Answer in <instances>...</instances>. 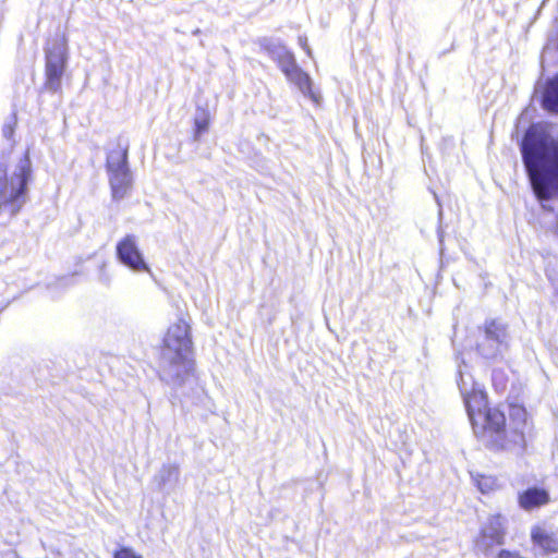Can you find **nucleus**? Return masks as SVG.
Instances as JSON below:
<instances>
[{"instance_id":"obj_4","label":"nucleus","mask_w":558,"mask_h":558,"mask_svg":"<svg viewBox=\"0 0 558 558\" xmlns=\"http://www.w3.org/2000/svg\"><path fill=\"white\" fill-rule=\"evenodd\" d=\"M32 179V162L22 156L10 169L0 165V215L15 216L26 201Z\"/></svg>"},{"instance_id":"obj_7","label":"nucleus","mask_w":558,"mask_h":558,"mask_svg":"<svg viewBox=\"0 0 558 558\" xmlns=\"http://www.w3.org/2000/svg\"><path fill=\"white\" fill-rule=\"evenodd\" d=\"M509 335L507 327L499 320L485 323L484 336L477 344L480 354L488 360L502 356L508 349Z\"/></svg>"},{"instance_id":"obj_3","label":"nucleus","mask_w":558,"mask_h":558,"mask_svg":"<svg viewBox=\"0 0 558 558\" xmlns=\"http://www.w3.org/2000/svg\"><path fill=\"white\" fill-rule=\"evenodd\" d=\"M190 324L180 318L169 326L162 340L160 378L181 386L192 374L194 361Z\"/></svg>"},{"instance_id":"obj_16","label":"nucleus","mask_w":558,"mask_h":558,"mask_svg":"<svg viewBox=\"0 0 558 558\" xmlns=\"http://www.w3.org/2000/svg\"><path fill=\"white\" fill-rule=\"evenodd\" d=\"M476 484H477V487L478 489L482 492V493H488L490 490L494 489L495 487V480L492 478V477H488V476H480L477 480H476Z\"/></svg>"},{"instance_id":"obj_12","label":"nucleus","mask_w":558,"mask_h":558,"mask_svg":"<svg viewBox=\"0 0 558 558\" xmlns=\"http://www.w3.org/2000/svg\"><path fill=\"white\" fill-rule=\"evenodd\" d=\"M548 502L549 494L543 488H529L519 495V505L526 511L547 505Z\"/></svg>"},{"instance_id":"obj_2","label":"nucleus","mask_w":558,"mask_h":558,"mask_svg":"<svg viewBox=\"0 0 558 558\" xmlns=\"http://www.w3.org/2000/svg\"><path fill=\"white\" fill-rule=\"evenodd\" d=\"M522 157L537 198L558 195V140L531 126L522 142Z\"/></svg>"},{"instance_id":"obj_11","label":"nucleus","mask_w":558,"mask_h":558,"mask_svg":"<svg viewBox=\"0 0 558 558\" xmlns=\"http://www.w3.org/2000/svg\"><path fill=\"white\" fill-rule=\"evenodd\" d=\"M531 541L534 548L539 549L543 555L558 553V537L543 525H534L531 529Z\"/></svg>"},{"instance_id":"obj_13","label":"nucleus","mask_w":558,"mask_h":558,"mask_svg":"<svg viewBox=\"0 0 558 558\" xmlns=\"http://www.w3.org/2000/svg\"><path fill=\"white\" fill-rule=\"evenodd\" d=\"M543 104L545 109L558 113V76L553 78L544 93Z\"/></svg>"},{"instance_id":"obj_19","label":"nucleus","mask_w":558,"mask_h":558,"mask_svg":"<svg viewBox=\"0 0 558 558\" xmlns=\"http://www.w3.org/2000/svg\"><path fill=\"white\" fill-rule=\"evenodd\" d=\"M299 44L303 48V50L307 53V56L311 57L312 51H311V48L307 45V38L303 37V36H300L299 37Z\"/></svg>"},{"instance_id":"obj_6","label":"nucleus","mask_w":558,"mask_h":558,"mask_svg":"<svg viewBox=\"0 0 558 558\" xmlns=\"http://www.w3.org/2000/svg\"><path fill=\"white\" fill-rule=\"evenodd\" d=\"M109 180L114 198H123L132 185V175L128 167V151L112 150L107 158Z\"/></svg>"},{"instance_id":"obj_1","label":"nucleus","mask_w":558,"mask_h":558,"mask_svg":"<svg viewBox=\"0 0 558 558\" xmlns=\"http://www.w3.org/2000/svg\"><path fill=\"white\" fill-rule=\"evenodd\" d=\"M458 386L472 423L474 433L497 448L524 447L523 430L506 429L505 414L496 408H488L486 395L472 374L459 369Z\"/></svg>"},{"instance_id":"obj_14","label":"nucleus","mask_w":558,"mask_h":558,"mask_svg":"<svg viewBox=\"0 0 558 558\" xmlns=\"http://www.w3.org/2000/svg\"><path fill=\"white\" fill-rule=\"evenodd\" d=\"M158 478L161 485L177 482L179 478V468L175 465H163L159 472Z\"/></svg>"},{"instance_id":"obj_22","label":"nucleus","mask_w":558,"mask_h":558,"mask_svg":"<svg viewBox=\"0 0 558 558\" xmlns=\"http://www.w3.org/2000/svg\"><path fill=\"white\" fill-rule=\"evenodd\" d=\"M519 412L522 413V415H525V412H523L522 409H519Z\"/></svg>"},{"instance_id":"obj_17","label":"nucleus","mask_w":558,"mask_h":558,"mask_svg":"<svg viewBox=\"0 0 558 558\" xmlns=\"http://www.w3.org/2000/svg\"><path fill=\"white\" fill-rule=\"evenodd\" d=\"M114 558H142L131 548H122L114 554Z\"/></svg>"},{"instance_id":"obj_20","label":"nucleus","mask_w":558,"mask_h":558,"mask_svg":"<svg viewBox=\"0 0 558 558\" xmlns=\"http://www.w3.org/2000/svg\"><path fill=\"white\" fill-rule=\"evenodd\" d=\"M519 412L522 413V415H525V412H523L522 409H519Z\"/></svg>"},{"instance_id":"obj_10","label":"nucleus","mask_w":558,"mask_h":558,"mask_svg":"<svg viewBox=\"0 0 558 558\" xmlns=\"http://www.w3.org/2000/svg\"><path fill=\"white\" fill-rule=\"evenodd\" d=\"M505 538V519L501 515H492L482 526L481 533L476 539V547L484 553L493 547L504 544Z\"/></svg>"},{"instance_id":"obj_21","label":"nucleus","mask_w":558,"mask_h":558,"mask_svg":"<svg viewBox=\"0 0 558 558\" xmlns=\"http://www.w3.org/2000/svg\"><path fill=\"white\" fill-rule=\"evenodd\" d=\"M519 412L522 413V415H525V412H523L522 409H519Z\"/></svg>"},{"instance_id":"obj_8","label":"nucleus","mask_w":558,"mask_h":558,"mask_svg":"<svg viewBox=\"0 0 558 558\" xmlns=\"http://www.w3.org/2000/svg\"><path fill=\"white\" fill-rule=\"evenodd\" d=\"M66 63V44L63 38L51 41L46 51V87L58 92Z\"/></svg>"},{"instance_id":"obj_18","label":"nucleus","mask_w":558,"mask_h":558,"mask_svg":"<svg viewBox=\"0 0 558 558\" xmlns=\"http://www.w3.org/2000/svg\"><path fill=\"white\" fill-rule=\"evenodd\" d=\"M496 558H525V557L521 556L518 551L502 549L498 553Z\"/></svg>"},{"instance_id":"obj_5","label":"nucleus","mask_w":558,"mask_h":558,"mask_svg":"<svg viewBox=\"0 0 558 558\" xmlns=\"http://www.w3.org/2000/svg\"><path fill=\"white\" fill-rule=\"evenodd\" d=\"M270 53L278 62L287 80L294 84L304 96L310 97L314 102L318 104L320 94L313 89L311 77L296 64L293 54L287 47L282 45L274 46Z\"/></svg>"},{"instance_id":"obj_15","label":"nucleus","mask_w":558,"mask_h":558,"mask_svg":"<svg viewBox=\"0 0 558 558\" xmlns=\"http://www.w3.org/2000/svg\"><path fill=\"white\" fill-rule=\"evenodd\" d=\"M209 126V118L207 113H203L201 117L195 118V140H198L201 135L207 131Z\"/></svg>"},{"instance_id":"obj_9","label":"nucleus","mask_w":558,"mask_h":558,"mask_svg":"<svg viewBox=\"0 0 558 558\" xmlns=\"http://www.w3.org/2000/svg\"><path fill=\"white\" fill-rule=\"evenodd\" d=\"M116 252L120 263L134 272H150V267L146 263L134 234L123 236L117 243Z\"/></svg>"}]
</instances>
